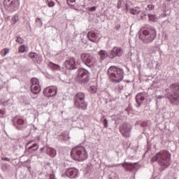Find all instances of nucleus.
<instances>
[{
	"label": "nucleus",
	"instance_id": "obj_48",
	"mask_svg": "<svg viewBox=\"0 0 179 179\" xmlns=\"http://www.w3.org/2000/svg\"><path fill=\"white\" fill-rule=\"evenodd\" d=\"M36 157H39L40 159H41V157H43V156L41 155V154H36Z\"/></svg>",
	"mask_w": 179,
	"mask_h": 179
},
{
	"label": "nucleus",
	"instance_id": "obj_26",
	"mask_svg": "<svg viewBox=\"0 0 179 179\" xmlns=\"http://www.w3.org/2000/svg\"><path fill=\"white\" fill-rule=\"evenodd\" d=\"M169 87L173 92H179V83L172 84Z\"/></svg>",
	"mask_w": 179,
	"mask_h": 179
},
{
	"label": "nucleus",
	"instance_id": "obj_34",
	"mask_svg": "<svg viewBox=\"0 0 179 179\" xmlns=\"http://www.w3.org/2000/svg\"><path fill=\"white\" fill-rule=\"evenodd\" d=\"M97 8L96 6H92V7H88L87 8V10H88V12H94V10H96Z\"/></svg>",
	"mask_w": 179,
	"mask_h": 179
},
{
	"label": "nucleus",
	"instance_id": "obj_15",
	"mask_svg": "<svg viewBox=\"0 0 179 179\" xmlns=\"http://www.w3.org/2000/svg\"><path fill=\"white\" fill-rule=\"evenodd\" d=\"M123 54L124 50L121 47H115L109 52V58L110 59H114L115 57H122Z\"/></svg>",
	"mask_w": 179,
	"mask_h": 179
},
{
	"label": "nucleus",
	"instance_id": "obj_55",
	"mask_svg": "<svg viewBox=\"0 0 179 179\" xmlns=\"http://www.w3.org/2000/svg\"><path fill=\"white\" fill-rule=\"evenodd\" d=\"M43 150H44V148H41V149H40L41 153Z\"/></svg>",
	"mask_w": 179,
	"mask_h": 179
},
{
	"label": "nucleus",
	"instance_id": "obj_2",
	"mask_svg": "<svg viewBox=\"0 0 179 179\" xmlns=\"http://www.w3.org/2000/svg\"><path fill=\"white\" fill-rule=\"evenodd\" d=\"M124 69L112 66L108 69V76L113 83H120L124 79Z\"/></svg>",
	"mask_w": 179,
	"mask_h": 179
},
{
	"label": "nucleus",
	"instance_id": "obj_3",
	"mask_svg": "<svg viewBox=\"0 0 179 179\" xmlns=\"http://www.w3.org/2000/svg\"><path fill=\"white\" fill-rule=\"evenodd\" d=\"M139 39L146 44L152 43L156 38V29L150 27L138 31Z\"/></svg>",
	"mask_w": 179,
	"mask_h": 179
},
{
	"label": "nucleus",
	"instance_id": "obj_35",
	"mask_svg": "<svg viewBox=\"0 0 179 179\" xmlns=\"http://www.w3.org/2000/svg\"><path fill=\"white\" fill-rule=\"evenodd\" d=\"M23 104L24 106H30V100L25 98L23 101Z\"/></svg>",
	"mask_w": 179,
	"mask_h": 179
},
{
	"label": "nucleus",
	"instance_id": "obj_19",
	"mask_svg": "<svg viewBox=\"0 0 179 179\" xmlns=\"http://www.w3.org/2000/svg\"><path fill=\"white\" fill-rule=\"evenodd\" d=\"M146 99V92H141L137 94L136 96V101L137 103L138 107H141V105L145 101Z\"/></svg>",
	"mask_w": 179,
	"mask_h": 179
},
{
	"label": "nucleus",
	"instance_id": "obj_33",
	"mask_svg": "<svg viewBox=\"0 0 179 179\" xmlns=\"http://www.w3.org/2000/svg\"><path fill=\"white\" fill-rule=\"evenodd\" d=\"M16 43H18V44H22L23 43V39L20 38V36H17L15 38Z\"/></svg>",
	"mask_w": 179,
	"mask_h": 179
},
{
	"label": "nucleus",
	"instance_id": "obj_37",
	"mask_svg": "<svg viewBox=\"0 0 179 179\" xmlns=\"http://www.w3.org/2000/svg\"><path fill=\"white\" fill-rule=\"evenodd\" d=\"M103 124L104 125V128H108V122L107 121V119H103Z\"/></svg>",
	"mask_w": 179,
	"mask_h": 179
},
{
	"label": "nucleus",
	"instance_id": "obj_58",
	"mask_svg": "<svg viewBox=\"0 0 179 179\" xmlns=\"http://www.w3.org/2000/svg\"><path fill=\"white\" fill-rule=\"evenodd\" d=\"M168 90H166V92H167Z\"/></svg>",
	"mask_w": 179,
	"mask_h": 179
},
{
	"label": "nucleus",
	"instance_id": "obj_54",
	"mask_svg": "<svg viewBox=\"0 0 179 179\" xmlns=\"http://www.w3.org/2000/svg\"><path fill=\"white\" fill-rule=\"evenodd\" d=\"M67 4L69 5V6H71V3H69V0H66Z\"/></svg>",
	"mask_w": 179,
	"mask_h": 179
},
{
	"label": "nucleus",
	"instance_id": "obj_21",
	"mask_svg": "<svg viewBox=\"0 0 179 179\" xmlns=\"http://www.w3.org/2000/svg\"><path fill=\"white\" fill-rule=\"evenodd\" d=\"M135 164H136V163L124 162L122 164V166L126 171H132V170H135Z\"/></svg>",
	"mask_w": 179,
	"mask_h": 179
},
{
	"label": "nucleus",
	"instance_id": "obj_22",
	"mask_svg": "<svg viewBox=\"0 0 179 179\" xmlns=\"http://www.w3.org/2000/svg\"><path fill=\"white\" fill-rule=\"evenodd\" d=\"M29 57L31 58L34 62H40L41 61V57L37 53L31 52L29 54Z\"/></svg>",
	"mask_w": 179,
	"mask_h": 179
},
{
	"label": "nucleus",
	"instance_id": "obj_9",
	"mask_svg": "<svg viewBox=\"0 0 179 179\" xmlns=\"http://www.w3.org/2000/svg\"><path fill=\"white\" fill-rule=\"evenodd\" d=\"M120 134L124 138H129L131 136V131H132V124L128 122H124L119 128Z\"/></svg>",
	"mask_w": 179,
	"mask_h": 179
},
{
	"label": "nucleus",
	"instance_id": "obj_42",
	"mask_svg": "<svg viewBox=\"0 0 179 179\" xmlns=\"http://www.w3.org/2000/svg\"><path fill=\"white\" fill-rule=\"evenodd\" d=\"M1 160L4 161V162H10V158L2 157Z\"/></svg>",
	"mask_w": 179,
	"mask_h": 179
},
{
	"label": "nucleus",
	"instance_id": "obj_38",
	"mask_svg": "<svg viewBox=\"0 0 179 179\" xmlns=\"http://www.w3.org/2000/svg\"><path fill=\"white\" fill-rule=\"evenodd\" d=\"M117 8V9H120V8H122V0L118 1Z\"/></svg>",
	"mask_w": 179,
	"mask_h": 179
},
{
	"label": "nucleus",
	"instance_id": "obj_29",
	"mask_svg": "<svg viewBox=\"0 0 179 179\" xmlns=\"http://www.w3.org/2000/svg\"><path fill=\"white\" fill-rule=\"evenodd\" d=\"M13 104V99H9L3 102V106H12Z\"/></svg>",
	"mask_w": 179,
	"mask_h": 179
},
{
	"label": "nucleus",
	"instance_id": "obj_24",
	"mask_svg": "<svg viewBox=\"0 0 179 179\" xmlns=\"http://www.w3.org/2000/svg\"><path fill=\"white\" fill-rule=\"evenodd\" d=\"M49 66L52 69V71H61V66L58 64H55L52 62L49 63Z\"/></svg>",
	"mask_w": 179,
	"mask_h": 179
},
{
	"label": "nucleus",
	"instance_id": "obj_51",
	"mask_svg": "<svg viewBox=\"0 0 179 179\" xmlns=\"http://www.w3.org/2000/svg\"><path fill=\"white\" fill-rule=\"evenodd\" d=\"M6 164L3 165L2 166V169L6 170Z\"/></svg>",
	"mask_w": 179,
	"mask_h": 179
},
{
	"label": "nucleus",
	"instance_id": "obj_50",
	"mask_svg": "<svg viewBox=\"0 0 179 179\" xmlns=\"http://www.w3.org/2000/svg\"><path fill=\"white\" fill-rule=\"evenodd\" d=\"M63 141H66V137L64 136V134H62Z\"/></svg>",
	"mask_w": 179,
	"mask_h": 179
},
{
	"label": "nucleus",
	"instance_id": "obj_57",
	"mask_svg": "<svg viewBox=\"0 0 179 179\" xmlns=\"http://www.w3.org/2000/svg\"><path fill=\"white\" fill-rule=\"evenodd\" d=\"M93 92H94V93H96V90H94Z\"/></svg>",
	"mask_w": 179,
	"mask_h": 179
},
{
	"label": "nucleus",
	"instance_id": "obj_30",
	"mask_svg": "<svg viewBox=\"0 0 179 179\" xmlns=\"http://www.w3.org/2000/svg\"><path fill=\"white\" fill-rule=\"evenodd\" d=\"M129 12L131 15H136V16H138V13L139 12V10L138 9L136 8H131L129 10Z\"/></svg>",
	"mask_w": 179,
	"mask_h": 179
},
{
	"label": "nucleus",
	"instance_id": "obj_52",
	"mask_svg": "<svg viewBox=\"0 0 179 179\" xmlns=\"http://www.w3.org/2000/svg\"><path fill=\"white\" fill-rule=\"evenodd\" d=\"M45 3L48 4L51 0H45Z\"/></svg>",
	"mask_w": 179,
	"mask_h": 179
},
{
	"label": "nucleus",
	"instance_id": "obj_11",
	"mask_svg": "<svg viewBox=\"0 0 179 179\" xmlns=\"http://www.w3.org/2000/svg\"><path fill=\"white\" fill-rule=\"evenodd\" d=\"M65 176L71 179L78 178L79 177V169L73 167L68 168L62 175V177Z\"/></svg>",
	"mask_w": 179,
	"mask_h": 179
},
{
	"label": "nucleus",
	"instance_id": "obj_20",
	"mask_svg": "<svg viewBox=\"0 0 179 179\" xmlns=\"http://www.w3.org/2000/svg\"><path fill=\"white\" fill-rule=\"evenodd\" d=\"M87 38L90 40V41H92V43H97L99 41V34L94 32V31H90L87 34Z\"/></svg>",
	"mask_w": 179,
	"mask_h": 179
},
{
	"label": "nucleus",
	"instance_id": "obj_4",
	"mask_svg": "<svg viewBox=\"0 0 179 179\" xmlns=\"http://www.w3.org/2000/svg\"><path fill=\"white\" fill-rule=\"evenodd\" d=\"M71 156L77 162H84L87 159L89 155L85 147L78 145L71 150Z\"/></svg>",
	"mask_w": 179,
	"mask_h": 179
},
{
	"label": "nucleus",
	"instance_id": "obj_12",
	"mask_svg": "<svg viewBox=\"0 0 179 179\" xmlns=\"http://www.w3.org/2000/svg\"><path fill=\"white\" fill-rule=\"evenodd\" d=\"M38 148V143H36L34 140L29 141L26 144V151L29 155H33L34 152H37Z\"/></svg>",
	"mask_w": 179,
	"mask_h": 179
},
{
	"label": "nucleus",
	"instance_id": "obj_14",
	"mask_svg": "<svg viewBox=\"0 0 179 179\" xmlns=\"http://www.w3.org/2000/svg\"><path fill=\"white\" fill-rule=\"evenodd\" d=\"M41 90L40 87V81L36 78H31V92L34 94H38Z\"/></svg>",
	"mask_w": 179,
	"mask_h": 179
},
{
	"label": "nucleus",
	"instance_id": "obj_47",
	"mask_svg": "<svg viewBox=\"0 0 179 179\" xmlns=\"http://www.w3.org/2000/svg\"><path fill=\"white\" fill-rule=\"evenodd\" d=\"M157 99H164V96H162V95H157L156 96Z\"/></svg>",
	"mask_w": 179,
	"mask_h": 179
},
{
	"label": "nucleus",
	"instance_id": "obj_56",
	"mask_svg": "<svg viewBox=\"0 0 179 179\" xmlns=\"http://www.w3.org/2000/svg\"><path fill=\"white\" fill-rule=\"evenodd\" d=\"M166 2H171V0H166Z\"/></svg>",
	"mask_w": 179,
	"mask_h": 179
},
{
	"label": "nucleus",
	"instance_id": "obj_46",
	"mask_svg": "<svg viewBox=\"0 0 179 179\" xmlns=\"http://www.w3.org/2000/svg\"><path fill=\"white\" fill-rule=\"evenodd\" d=\"M50 179H55V175H54V173L50 174Z\"/></svg>",
	"mask_w": 179,
	"mask_h": 179
},
{
	"label": "nucleus",
	"instance_id": "obj_1",
	"mask_svg": "<svg viewBox=\"0 0 179 179\" xmlns=\"http://www.w3.org/2000/svg\"><path fill=\"white\" fill-rule=\"evenodd\" d=\"M151 162H157L162 170H166L171 164V154L167 150H162L152 157Z\"/></svg>",
	"mask_w": 179,
	"mask_h": 179
},
{
	"label": "nucleus",
	"instance_id": "obj_16",
	"mask_svg": "<svg viewBox=\"0 0 179 179\" xmlns=\"http://www.w3.org/2000/svg\"><path fill=\"white\" fill-rule=\"evenodd\" d=\"M64 66L65 68H66V69L73 71V69H76V68H78V64H76L75 58L71 57L69 60L65 61Z\"/></svg>",
	"mask_w": 179,
	"mask_h": 179
},
{
	"label": "nucleus",
	"instance_id": "obj_23",
	"mask_svg": "<svg viewBox=\"0 0 179 179\" xmlns=\"http://www.w3.org/2000/svg\"><path fill=\"white\" fill-rule=\"evenodd\" d=\"M46 153L50 157H55L57 156V150H55L51 147H48L47 148Z\"/></svg>",
	"mask_w": 179,
	"mask_h": 179
},
{
	"label": "nucleus",
	"instance_id": "obj_43",
	"mask_svg": "<svg viewBox=\"0 0 179 179\" xmlns=\"http://www.w3.org/2000/svg\"><path fill=\"white\" fill-rule=\"evenodd\" d=\"M121 29V24H117L115 27V30H119Z\"/></svg>",
	"mask_w": 179,
	"mask_h": 179
},
{
	"label": "nucleus",
	"instance_id": "obj_36",
	"mask_svg": "<svg viewBox=\"0 0 179 179\" xmlns=\"http://www.w3.org/2000/svg\"><path fill=\"white\" fill-rule=\"evenodd\" d=\"M36 22L38 26H43V21H41V19L36 18Z\"/></svg>",
	"mask_w": 179,
	"mask_h": 179
},
{
	"label": "nucleus",
	"instance_id": "obj_8",
	"mask_svg": "<svg viewBox=\"0 0 179 179\" xmlns=\"http://www.w3.org/2000/svg\"><path fill=\"white\" fill-rule=\"evenodd\" d=\"M3 5L8 12H16L20 7V0H4Z\"/></svg>",
	"mask_w": 179,
	"mask_h": 179
},
{
	"label": "nucleus",
	"instance_id": "obj_27",
	"mask_svg": "<svg viewBox=\"0 0 179 179\" xmlns=\"http://www.w3.org/2000/svg\"><path fill=\"white\" fill-rule=\"evenodd\" d=\"M29 51V48L24 45H21L19 48V52H27Z\"/></svg>",
	"mask_w": 179,
	"mask_h": 179
},
{
	"label": "nucleus",
	"instance_id": "obj_32",
	"mask_svg": "<svg viewBox=\"0 0 179 179\" xmlns=\"http://www.w3.org/2000/svg\"><path fill=\"white\" fill-rule=\"evenodd\" d=\"M155 9V6L153 4H148L146 10H153Z\"/></svg>",
	"mask_w": 179,
	"mask_h": 179
},
{
	"label": "nucleus",
	"instance_id": "obj_13",
	"mask_svg": "<svg viewBox=\"0 0 179 179\" xmlns=\"http://www.w3.org/2000/svg\"><path fill=\"white\" fill-rule=\"evenodd\" d=\"M165 96L172 106H179V94L176 92H168Z\"/></svg>",
	"mask_w": 179,
	"mask_h": 179
},
{
	"label": "nucleus",
	"instance_id": "obj_10",
	"mask_svg": "<svg viewBox=\"0 0 179 179\" xmlns=\"http://www.w3.org/2000/svg\"><path fill=\"white\" fill-rule=\"evenodd\" d=\"M13 122L17 129L23 130L27 128V122L20 116H15L13 120Z\"/></svg>",
	"mask_w": 179,
	"mask_h": 179
},
{
	"label": "nucleus",
	"instance_id": "obj_53",
	"mask_svg": "<svg viewBox=\"0 0 179 179\" xmlns=\"http://www.w3.org/2000/svg\"><path fill=\"white\" fill-rule=\"evenodd\" d=\"M70 2H71V3H73V2H76V0H70Z\"/></svg>",
	"mask_w": 179,
	"mask_h": 179
},
{
	"label": "nucleus",
	"instance_id": "obj_7",
	"mask_svg": "<svg viewBox=\"0 0 179 179\" xmlns=\"http://www.w3.org/2000/svg\"><path fill=\"white\" fill-rule=\"evenodd\" d=\"M77 78L84 85L90 80V71L85 68H79L77 71Z\"/></svg>",
	"mask_w": 179,
	"mask_h": 179
},
{
	"label": "nucleus",
	"instance_id": "obj_6",
	"mask_svg": "<svg viewBox=\"0 0 179 179\" xmlns=\"http://www.w3.org/2000/svg\"><path fill=\"white\" fill-rule=\"evenodd\" d=\"M80 60L86 65L88 68H93L94 66V64H96V58L93 55L87 52H84L80 55Z\"/></svg>",
	"mask_w": 179,
	"mask_h": 179
},
{
	"label": "nucleus",
	"instance_id": "obj_18",
	"mask_svg": "<svg viewBox=\"0 0 179 179\" xmlns=\"http://www.w3.org/2000/svg\"><path fill=\"white\" fill-rule=\"evenodd\" d=\"M97 55L99 56L98 62L100 64L103 63V61L106 59L107 57L110 58V52H107V51L104 50H101L97 52Z\"/></svg>",
	"mask_w": 179,
	"mask_h": 179
},
{
	"label": "nucleus",
	"instance_id": "obj_5",
	"mask_svg": "<svg viewBox=\"0 0 179 179\" xmlns=\"http://www.w3.org/2000/svg\"><path fill=\"white\" fill-rule=\"evenodd\" d=\"M85 93H77L73 97L75 107L80 110H87V103L85 101Z\"/></svg>",
	"mask_w": 179,
	"mask_h": 179
},
{
	"label": "nucleus",
	"instance_id": "obj_17",
	"mask_svg": "<svg viewBox=\"0 0 179 179\" xmlns=\"http://www.w3.org/2000/svg\"><path fill=\"white\" fill-rule=\"evenodd\" d=\"M43 94L46 97H53L57 95V87H48L43 90Z\"/></svg>",
	"mask_w": 179,
	"mask_h": 179
},
{
	"label": "nucleus",
	"instance_id": "obj_41",
	"mask_svg": "<svg viewBox=\"0 0 179 179\" xmlns=\"http://www.w3.org/2000/svg\"><path fill=\"white\" fill-rule=\"evenodd\" d=\"M3 115H5V110L0 109V118H3Z\"/></svg>",
	"mask_w": 179,
	"mask_h": 179
},
{
	"label": "nucleus",
	"instance_id": "obj_39",
	"mask_svg": "<svg viewBox=\"0 0 179 179\" xmlns=\"http://www.w3.org/2000/svg\"><path fill=\"white\" fill-rule=\"evenodd\" d=\"M48 6H49V8H52V6H54V5H55V3H54V1H50L48 3H47Z\"/></svg>",
	"mask_w": 179,
	"mask_h": 179
},
{
	"label": "nucleus",
	"instance_id": "obj_49",
	"mask_svg": "<svg viewBox=\"0 0 179 179\" xmlns=\"http://www.w3.org/2000/svg\"><path fill=\"white\" fill-rule=\"evenodd\" d=\"M2 23H3V19L1 17H0V26L1 24H2Z\"/></svg>",
	"mask_w": 179,
	"mask_h": 179
},
{
	"label": "nucleus",
	"instance_id": "obj_40",
	"mask_svg": "<svg viewBox=\"0 0 179 179\" xmlns=\"http://www.w3.org/2000/svg\"><path fill=\"white\" fill-rule=\"evenodd\" d=\"M17 20H18L17 16H14V17H13V18H12V22H13V24H15V23H17Z\"/></svg>",
	"mask_w": 179,
	"mask_h": 179
},
{
	"label": "nucleus",
	"instance_id": "obj_28",
	"mask_svg": "<svg viewBox=\"0 0 179 179\" xmlns=\"http://www.w3.org/2000/svg\"><path fill=\"white\" fill-rule=\"evenodd\" d=\"M148 17L150 22H156L157 19V17H156V15H153V14H148Z\"/></svg>",
	"mask_w": 179,
	"mask_h": 179
},
{
	"label": "nucleus",
	"instance_id": "obj_45",
	"mask_svg": "<svg viewBox=\"0 0 179 179\" xmlns=\"http://www.w3.org/2000/svg\"><path fill=\"white\" fill-rule=\"evenodd\" d=\"M141 127H148V123L146 122H143V123H141Z\"/></svg>",
	"mask_w": 179,
	"mask_h": 179
},
{
	"label": "nucleus",
	"instance_id": "obj_44",
	"mask_svg": "<svg viewBox=\"0 0 179 179\" xmlns=\"http://www.w3.org/2000/svg\"><path fill=\"white\" fill-rule=\"evenodd\" d=\"M132 110V106L131 104L129 105V108H126V111H131Z\"/></svg>",
	"mask_w": 179,
	"mask_h": 179
},
{
	"label": "nucleus",
	"instance_id": "obj_25",
	"mask_svg": "<svg viewBox=\"0 0 179 179\" xmlns=\"http://www.w3.org/2000/svg\"><path fill=\"white\" fill-rule=\"evenodd\" d=\"M137 17L138 20L146 19V13L143 10H138V13H137Z\"/></svg>",
	"mask_w": 179,
	"mask_h": 179
},
{
	"label": "nucleus",
	"instance_id": "obj_31",
	"mask_svg": "<svg viewBox=\"0 0 179 179\" xmlns=\"http://www.w3.org/2000/svg\"><path fill=\"white\" fill-rule=\"evenodd\" d=\"M8 53L9 50H8V49H3L1 50V55H2V57H5Z\"/></svg>",
	"mask_w": 179,
	"mask_h": 179
}]
</instances>
